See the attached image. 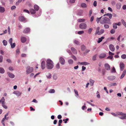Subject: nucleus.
Segmentation results:
<instances>
[{
  "instance_id": "obj_1",
  "label": "nucleus",
  "mask_w": 126,
  "mask_h": 126,
  "mask_svg": "<svg viewBox=\"0 0 126 126\" xmlns=\"http://www.w3.org/2000/svg\"><path fill=\"white\" fill-rule=\"evenodd\" d=\"M100 23L101 24H104L106 23L108 24H111L110 19L106 17L102 18L100 20Z\"/></svg>"
},
{
  "instance_id": "obj_2",
  "label": "nucleus",
  "mask_w": 126,
  "mask_h": 126,
  "mask_svg": "<svg viewBox=\"0 0 126 126\" xmlns=\"http://www.w3.org/2000/svg\"><path fill=\"white\" fill-rule=\"evenodd\" d=\"M54 67L53 62L50 59H48L46 61V67L48 69H51Z\"/></svg>"
},
{
  "instance_id": "obj_3",
  "label": "nucleus",
  "mask_w": 126,
  "mask_h": 126,
  "mask_svg": "<svg viewBox=\"0 0 126 126\" xmlns=\"http://www.w3.org/2000/svg\"><path fill=\"white\" fill-rule=\"evenodd\" d=\"M79 27L80 29L84 30L87 28V25L85 23H83L80 24Z\"/></svg>"
},
{
  "instance_id": "obj_4",
  "label": "nucleus",
  "mask_w": 126,
  "mask_h": 126,
  "mask_svg": "<svg viewBox=\"0 0 126 126\" xmlns=\"http://www.w3.org/2000/svg\"><path fill=\"white\" fill-rule=\"evenodd\" d=\"M33 67H27L26 70V74L28 75L31 73L33 72Z\"/></svg>"
},
{
  "instance_id": "obj_5",
  "label": "nucleus",
  "mask_w": 126,
  "mask_h": 126,
  "mask_svg": "<svg viewBox=\"0 0 126 126\" xmlns=\"http://www.w3.org/2000/svg\"><path fill=\"white\" fill-rule=\"evenodd\" d=\"M13 94H15L17 96L19 97L21 95L22 93L19 91H15L13 92Z\"/></svg>"
},
{
  "instance_id": "obj_6",
  "label": "nucleus",
  "mask_w": 126,
  "mask_h": 126,
  "mask_svg": "<svg viewBox=\"0 0 126 126\" xmlns=\"http://www.w3.org/2000/svg\"><path fill=\"white\" fill-rule=\"evenodd\" d=\"M120 70L121 71H123L124 68L125 64L122 62H121L120 63Z\"/></svg>"
},
{
  "instance_id": "obj_7",
  "label": "nucleus",
  "mask_w": 126,
  "mask_h": 126,
  "mask_svg": "<svg viewBox=\"0 0 126 126\" xmlns=\"http://www.w3.org/2000/svg\"><path fill=\"white\" fill-rule=\"evenodd\" d=\"M59 62L62 65H64L65 63V60L62 57H61L59 59Z\"/></svg>"
},
{
  "instance_id": "obj_8",
  "label": "nucleus",
  "mask_w": 126,
  "mask_h": 126,
  "mask_svg": "<svg viewBox=\"0 0 126 126\" xmlns=\"http://www.w3.org/2000/svg\"><path fill=\"white\" fill-rule=\"evenodd\" d=\"M7 74L8 75V77L11 78H14L15 77L14 75L10 72H7Z\"/></svg>"
},
{
  "instance_id": "obj_9",
  "label": "nucleus",
  "mask_w": 126,
  "mask_h": 126,
  "mask_svg": "<svg viewBox=\"0 0 126 126\" xmlns=\"http://www.w3.org/2000/svg\"><path fill=\"white\" fill-rule=\"evenodd\" d=\"M115 77L114 76H111L108 77V79L110 81H112L114 80L115 79Z\"/></svg>"
},
{
  "instance_id": "obj_10",
  "label": "nucleus",
  "mask_w": 126,
  "mask_h": 126,
  "mask_svg": "<svg viewBox=\"0 0 126 126\" xmlns=\"http://www.w3.org/2000/svg\"><path fill=\"white\" fill-rule=\"evenodd\" d=\"M121 4L120 2H118L116 4V9L117 10H120L121 9Z\"/></svg>"
},
{
  "instance_id": "obj_11",
  "label": "nucleus",
  "mask_w": 126,
  "mask_h": 126,
  "mask_svg": "<svg viewBox=\"0 0 126 126\" xmlns=\"http://www.w3.org/2000/svg\"><path fill=\"white\" fill-rule=\"evenodd\" d=\"M27 39L25 37L22 36L21 38V42L23 43H25Z\"/></svg>"
},
{
  "instance_id": "obj_12",
  "label": "nucleus",
  "mask_w": 126,
  "mask_h": 126,
  "mask_svg": "<svg viewBox=\"0 0 126 126\" xmlns=\"http://www.w3.org/2000/svg\"><path fill=\"white\" fill-rule=\"evenodd\" d=\"M109 47L110 50L111 51L113 52L114 51L115 48L113 45L110 44V45Z\"/></svg>"
},
{
  "instance_id": "obj_13",
  "label": "nucleus",
  "mask_w": 126,
  "mask_h": 126,
  "mask_svg": "<svg viewBox=\"0 0 126 126\" xmlns=\"http://www.w3.org/2000/svg\"><path fill=\"white\" fill-rule=\"evenodd\" d=\"M71 49L72 52L74 54H77V50L74 47H72L71 48Z\"/></svg>"
},
{
  "instance_id": "obj_14",
  "label": "nucleus",
  "mask_w": 126,
  "mask_h": 126,
  "mask_svg": "<svg viewBox=\"0 0 126 126\" xmlns=\"http://www.w3.org/2000/svg\"><path fill=\"white\" fill-rule=\"evenodd\" d=\"M106 56V55L105 53H101L99 55V58L100 59H102L105 58Z\"/></svg>"
},
{
  "instance_id": "obj_15",
  "label": "nucleus",
  "mask_w": 126,
  "mask_h": 126,
  "mask_svg": "<svg viewBox=\"0 0 126 126\" xmlns=\"http://www.w3.org/2000/svg\"><path fill=\"white\" fill-rule=\"evenodd\" d=\"M41 66L42 69H44L45 68V62L44 61H42L41 62Z\"/></svg>"
},
{
  "instance_id": "obj_16",
  "label": "nucleus",
  "mask_w": 126,
  "mask_h": 126,
  "mask_svg": "<svg viewBox=\"0 0 126 126\" xmlns=\"http://www.w3.org/2000/svg\"><path fill=\"white\" fill-rule=\"evenodd\" d=\"M105 68L107 70H109L110 69V66L109 64L108 63H106L105 64Z\"/></svg>"
},
{
  "instance_id": "obj_17",
  "label": "nucleus",
  "mask_w": 126,
  "mask_h": 126,
  "mask_svg": "<svg viewBox=\"0 0 126 126\" xmlns=\"http://www.w3.org/2000/svg\"><path fill=\"white\" fill-rule=\"evenodd\" d=\"M30 28H26L23 31V32L24 33H28L30 32Z\"/></svg>"
},
{
  "instance_id": "obj_18",
  "label": "nucleus",
  "mask_w": 126,
  "mask_h": 126,
  "mask_svg": "<svg viewBox=\"0 0 126 126\" xmlns=\"http://www.w3.org/2000/svg\"><path fill=\"white\" fill-rule=\"evenodd\" d=\"M79 63L81 65H87L90 64V63H89L86 62H79Z\"/></svg>"
},
{
  "instance_id": "obj_19",
  "label": "nucleus",
  "mask_w": 126,
  "mask_h": 126,
  "mask_svg": "<svg viewBox=\"0 0 126 126\" xmlns=\"http://www.w3.org/2000/svg\"><path fill=\"white\" fill-rule=\"evenodd\" d=\"M126 70H125L123 72L122 74L120 77V79H122L124 77L126 74Z\"/></svg>"
},
{
  "instance_id": "obj_20",
  "label": "nucleus",
  "mask_w": 126,
  "mask_h": 126,
  "mask_svg": "<svg viewBox=\"0 0 126 126\" xmlns=\"http://www.w3.org/2000/svg\"><path fill=\"white\" fill-rule=\"evenodd\" d=\"M5 11V8L3 7L0 6V12L4 13Z\"/></svg>"
},
{
  "instance_id": "obj_21",
  "label": "nucleus",
  "mask_w": 126,
  "mask_h": 126,
  "mask_svg": "<svg viewBox=\"0 0 126 126\" xmlns=\"http://www.w3.org/2000/svg\"><path fill=\"white\" fill-rule=\"evenodd\" d=\"M19 20L20 21L23 22L25 20V19L23 16H21L19 17Z\"/></svg>"
},
{
  "instance_id": "obj_22",
  "label": "nucleus",
  "mask_w": 126,
  "mask_h": 126,
  "mask_svg": "<svg viewBox=\"0 0 126 126\" xmlns=\"http://www.w3.org/2000/svg\"><path fill=\"white\" fill-rule=\"evenodd\" d=\"M5 70L2 67H0V73L3 74L4 73Z\"/></svg>"
},
{
  "instance_id": "obj_23",
  "label": "nucleus",
  "mask_w": 126,
  "mask_h": 126,
  "mask_svg": "<svg viewBox=\"0 0 126 126\" xmlns=\"http://www.w3.org/2000/svg\"><path fill=\"white\" fill-rule=\"evenodd\" d=\"M5 99L4 97H2L0 100V102L1 103L2 105L5 103Z\"/></svg>"
},
{
  "instance_id": "obj_24",
  "label": "nucleus",
  "mask_w": 126,
  "mask_h": 126,
  "mask_svg": "<svg viewBox=\"0 0 126 126\" xmlns=\"http://www.w3.org/2000/svg\"><path fill=\"white\" fill-rule=\"evenodd\" d=\"M68 63L69 64L72 65L73 64L74 61L71 59H69L68 61Z\"/></svg>"
},
{
  "instance_id": "obj_25",
  "label": "nucleus",
  "mask_w": 126,
  "mask_h": 126,
  "mask_svg": "<svg viewBox=\"0 0 126 126\" xmlns=\"http://www.w3.org/2000/svg\"><path fill=\"white\" fill-rule=\"evenodd\" d=\"M104 38V36H102L101 38H99L98 39V40L97 41V42L98 43H100L102 40Z\"/></svg>"
},
{
  "instance_id": "obj_26",
  "label": "nucleus",
  "mask_w": 126,
  "mask_h": 126,
  "mask_svg": "<svg viewBox=\"0 0 126 126\" xmlns=\"http://www.w3.org/2000/svg\"><path fill=\"white\" fill-rule=\"evenodd\" d=\"M30 11L32 14H34L36 13L35 10L33 9H30Z\"/></svg>"
},
{
  "instance_id": "obj_27",
  "label": "nucleus",
  "mask_w": 126,
  "mask_h": 126,
  "mask_svg": "<svg viewBox=\"0 0 126 126\" xmlns=\"http://www.w3.org/2000/svg\"><path fill=\"white\" fill-rule=\"evenodd\" d=\"M34 9L36 11H38L39 9V7L36 5H34Z\"/></svg>"
},
{
  "instance_id": "obj_28",
  "label": "nucleus",
  "mask_w": 126,
  "mask_h": 126,
  "mask_svg": "<svg viewBox=\"0 0 126 126\" xmlns=\"http://www.w3.org/2000/svg\"><path fill=\"white\" fill-rule=\"evenodd\" d=\"M90 84L91 86H93L94 84V80H93L92 79H90Z\"/></svg>"
},
{
  "instance_id": "obj_29",
  "label": "nucleus",
  "mask_w": 126,
  "mask_h": 126,
  "mask_svg": "<svg viewBox=\"0 0 126 126\" xmlns=\"http://www.w3.org/2000/svg\"><path fill=\"white\" fill-rule=\"evenodd\" d=\"M99 29L100 27H97L96 30V32L95 33V34H98V33L100 32L99 31Z\"/></svg>"
},
{
  "instance_id": "obj_30",
  "label": "nucleus",
  "mask_w": 126,
  "mask_h": 126,
  "mask_svg": "<svg viewBox=\"0 0 126 126\" xmlns=\"http://www.w3.org/2000/svg\"><path fill=\"white\" fill-rule=\"evenodd\" d=\"M47 78L48 79H50L51 77V74L49 73H48L46 75Z\"/></svg>"
},
{
  "instance_id": "obj_31",
  "label": "nucleus",
  "mask_w": 126,
  "mask_h": 126,
  "mask_svg": "<svg viewBox=\"0 0 126 126\" xmlns=\"http://www.w3.org/2000/svg\"><path fill=\"white\" fill-rule=\"evenodd\" d=\"M117 85V83L116 82H112L110 83L109 85L110 86H116Z\"/></svg>"
},
{
  "instance_id": "obj_32",
  "label": "nucleus",
  "mask_w": 126,
  "mask_h": 126,
  "mask_svg": "<svg viewBox=\"0 0 126 126\" xmlns=\"http://www.w3.org/2000/svg\"><path fill=\"white\" fill-rule=\"evenodd\" d=\"M121 21L122 24L126 28V22L123 19H121Z\"/></svg>"
},
{
  "instance_id": "obj_33",
  "label": "nucleus",
  "mask_w": 126,
  "mask_h": 126,
  "mask_svg": "<svg viewBox=\"0 0 126 126\" xmlns=\"http://www.w3.org/2000/svg\"><path fill=\"white\" fill-rule=\"evenodd\" d=\"M71 55V57L75 61H76L77 60V58L74 55H73L72 54Z\"/></svg>"
},
{
  "instance_id": "obj_34",
  "label": "nucleus",
  "mask_w": 126,
  "mask_h": 126,
  "mask_svg": "<svg viewBox=\"0 0 126 126\" xmlns=\"http://www.w3.org/2000/svg\"><path fill=\"white\" fill-rule=\"evenodd\" d=\"M48 92L50 93H54L55 92V90L54 89H50L48 91Z\"/></svg>"
},
{
  "instance_id": "obj_35",
  "label": "nucleus",
  "mask_w": 126,
  "mask_h": 126,
  "mask_svg": "<svg viewBox=\"0 0 126 126\" xmlns=\"http://www.w3.org/2000/svg\"><path fill=\"white\" fill-rule=\"evenodd\" d=\"M85 20V19H78V21L79 22H84Z\"/></svg>"
},
{
  "instance_id": "obj_36",
  "label": "nucleus",
  "mask_w": 126,
  "mask_h": 126,
  "mask_svg": "<svg viewBox=\"0 0 126 126\" xmlns=\"http://www.w3.org/2000/svg\"><path fill=\"white\" fill-rule=\"evenodd\" d=\"M53 79L54 80H56L57 79L58 77L57 75L54 74L53 76Z\"/></svg>"
},
{
  "instance_id": "obj_37",
  "label": "nucleus",
  "mask_w": 126,
  "mask_h": 126,
  "mask_svg": "<svg viewBox=\"0 0 126 126\" xmlns=\"http://www.w3.org/2000/svg\"><path fill=\"white\" fill-rule=\"evenodd\" d=\"M107 16H109V19H111L112 18V15L110 13H107Z\"/></svg>"
},
{
  "instance_id": "obj_38",
  "label": "nucleus",
  "mask_w": 126,
  "mask_h": 126,
  "mask_svg": "<svg viewBox=\"0 0 126 126\" xmlns=\"http://www.w3.org/2000/svg\"><path fill=\"white\" fill-rule=\"evenodd\" d=\"M81 6L83 8H85L87 6L86 4L84 3H82L81 4Z\"/></svg>"
},
{
  "instance_id": "obj_39",
  "label": "nucleus",
  "mask_w": 126,
  "mask_h": 126,
  "mask_svg": "<svg viewBox=\"0 0 126 126\" xmlns=\"http://www.w3.org/2000/svg\"><path fill=\"white\" fill-rule=\"evenodd\" d=\"M74 91L75 93V94H76L75 96L76 97H77L78 96H79V94L78 93V92L77 90H74Z\"/></svg>"
},
{
  "instance_id": "obj_40",
  "label": "nucleus",
  "mask_w": 126,
  "mask_h": 126,
  "mask_svg": "<svg viewBox=\"0 0 126 126\" xmlns=\"http://www.w3.org/2000/svg\"><path fill=\"white\" fill-rule=\"evenodd\" d=\"M11 46V47L12 48H14L16 46V44L15 43H13V44H10Z\"/></svg>"
},
{
  "instance_id": "obj_41",
  "label": "nucleus",
  "mask_w": 126,
  "mask_h": 126,
  "mask_svg": "<svg viewBox=\"0 0 126 126\" xmlns=\"http://www.w3.org/2000/svg\"><path fill=\"white\" fill-rule=\"evenodd\" d=\"M104 32V30L103 29H101L100 31L98 33V35H100L102 34Z\"/></svg>"
},
{
  "instance_id": "obj_42",
  "label": "nucleus",
  "mask_w": 126,
  "mask_h": 126,
  "mask_svg": "<svg viewBox=\"0 0 126 126\" xmlns=\"http://www.w3.org/2000/svg\"><path fill=\"white\" fill-rule=\"evenodd\" d=\"M2 43L3 45L4 46H6L7 44V42L5 40H4L2 42Z\"/></svg>"
},
{
  "instance_id": "obj_43",
  "label": "nucleus",
  "mask_w": 126,
  "mask_h": 126,
  "mask_svg": "<svg viewBox=\"0 0 126 126\" xmlns=\"http://www.w3.org/2000/svg\"><path fill=\"white\" fill-rule=\"evenodd\" d=\"M74 43L77 45H79V41L77 40H75L74 41Z\"/></svg>"
},
{
  "instance_id": "obj_44",
  "label": "nucleus",
  "mask_w": 126,
  "mask_h": 126,
  "mask_svg": "<svg viewBox=\"0 0 126 126\" xmlns=\"http://www.w3.org/2000/svg\"><path fill=\"white\" fill-rule=\"evenodd\" d=\"M92 30L93 29L92 28H89L88 30V33L89 34H91Z\"/></svg>"
},
{
  "instance_id": "obj_45",
  "label": "nucleus",
  "mask_w": 126,
  "mask_h": 126,
  "mask_svg": "<svg viewBox=\"0 0 126 126\" xmlns=\"http://www.w3.org/2000/svg\"><path fill=\"white\" fill-rule=\"evenodd\" d=\"M116 72V71L115 68L114 67H113L112 70L111 71V72L112 73H115Z\"/></svg>"
},
{
  "instance_id": "obj_46",
  "label": "nucleus",
  "mask_w": 126,
  "mask_h": 126,
  "mask_svg": "<svg viewBox=\"0 0 126 126\" xmlns=\"http://www.w3.org/2000/svg\"><path fill=\"white\" fill-rule=\"evenodd\" d=\"M121 58H122L125 59L126 58V55L125 54H124L122 55L121 56Z\"/></svg>"
},
{
  "instance_id": "obj_47",
  "label": "nucleus",
  "mask_w": 126,
  "mask_h": 126,
  "mask_svg": "<svg viewBox=\"0 0 126 126\" xmlns=\"http://www.w3.org/2000/svg\"><path fill=\"white\" fill-rule=\"evenodd\" d=\"M113 27L114 29H116L117 28V23H114L113 24Z\"/></svg>"
},
{
  "instance_id": "obj_48",
  "label": "nucleus",
  "mask_w": 126,
  "mask_h": 126,
  "mask_svg": "<svg viewBox=\"0 0 126 126\" xmlns=\"http://www.w3.org/2000/svg\"><path fill=\"white\" fill-rule=\"evenodd\" d=\"M56 68L57 69H59L60 68V64L59 63H57L56 65Z\"/></svg>"
},
{
  "instance_id": "obj_49",
  "label": "nucleus",
  "mask_w": 126,
  "mask_h": 126,
  "mask_svg": "<svg viewBox=\"0 0 126 126\" xmlns=\"http://www.w3.org/2000/svg\"><path fill=\"white\" fill-rule=\"evenodd\" d=\"M104 27L106 29H107L109 28V27L108 25L107 24H105L104 25Z\"/></svg>"
},
{
  "instance_id": "obj_50",
  "label": "nucleus",
  "mask_w": 126,
  "mask_h": 126,
  "mask_svg": "<svg viewBox=\"0 0 126 126\" xmlns=\"http://www.w3.org/2000/svg\"><path fill=\"white\" fill-rule=\"evenodd\" d=\"M84 33V31H79L78 33V34L81 35Z\"/></svg>"
},
{
  "instance_id": "obj_51",
  "label": "nucleus",
  "mask_w": 126,
  "mask_h": 126,
  "mask_svg": "<svg viewBox=\"0 0 126 126\" xmlns=\"http://www.w3.org/2000/svg\"><path fill=\"white\" fill-rule=\"evenodd\" d=\"M5 103H4L2 105V106L5 109H7V107L5 105Z\"/></svg>"
},
{
  "instance_id": "obj_52",
  "label": "nucleus",
  "mask_w": 126,
  "mask_h": 126,
  "mask_svg": "<svg viewBox=\"0 0 126 126\" xmlns=\"http://www.w3.org/2000/svg\"><path fill=\"white\" fill-rule=\"evenodd\" d=\"M81 49L82 50H84L85 49V46L84 45H82L81 47Z\"/></svg>"
},
{
  "instance_id": "obj_53",
  "label": "nucleus",
  "mask_w": 126,
  "mask_h": 126,
  "mask_svg": "<svg viewBox=\"0 0 126 126\" xmlns=\"http://www.w3.org/2000/svg\"><path fill=\"white\" fill-rule=\"evenodd\" d=\"M22 0H18L17 1L16 3V5H18L19 3L21 2Z\"/></svg>"
},
{
  "instance_id": "obj_54",
  "label": "nucleus",
  "mask_w": 126,
  "mask_h": 126,
  "mask_svg": "<svg viewBox=\"0 0 126 126\" xmlns=\"http://www.w3.org/2000/svg\"><path fill=\"white\" fill-rule=\"evenodd\" d=\"M122 37V35H119V36L117 38V40H118V41H120V38H121V37Z\"/></svg>"
},
{
  "instance_id": "obj_55",
  "label": "nucleus",
  "mask_w": 126,
  "mask_h": 126,
  "mask_svg": "<svg viewBox=\"0 0 126 126\" xmlns=\"http://www.w3.org/2000/svg\"><path fill=\"white\" fill-rule=\"evenodd\" d=\"M97 56V55H95L93 56L92 59L93 61H95L96 60V57Z\"/></svg>"
},
{
  "instance_id": "obj_56",
  "label": "nucleus",
  "mask_w": 126,
  "mask_h": 126,
  "mask_svg": "<svg viewBox=\"0 0 126 126\" xmlns=\"http://www.w3.org/2000/svg\"><path fill=\"white\" fill-rule=\"evenodd\" d=\"M39 11H40V12H39V14L38 15V16H35V15H34V16H33L34 17H38L40 16L41 14V11L40 10H39Z\"/></svg>"
},
{
  "instance_id": "obj_57",
  "label": "nucleus",
  "mask_w": 126,
  "mask_h": 126,
  "mask_svg": "<svg viewBox=\"0 0 126 126\" xmlns=\"http://www.w3.org/2000/svg\"><path fill=\"white\" fill-rule=\"evenodd\" d=\"M115 31L114 29H111L110 31V33L112 34L114 33H115Z\"/></svg>"
},
{
  "instance_id": "obj_58",
  "label": "nucleus",
  "mask_w": 126,
  "mask_h": 126,
  "mask_svg": "<svg viewBox=\"0 0 126 126\" xmlns=\"http://www.w3.org/2000/svg\"><path fill=\"white\" fill-rule=\"evenodd\" d=\"M8 69H9L11 71H13L14 70V68L11 66L9 67Z\"/></svg>"
},
{
  "instance_id": "obj_59",
  "label": "nucleus",
  "mask_w": 126,
  "mask_h": 126,
  "mask_svg": "<svg viewBox=\"0 0 126 126\" xmlns=\"http://www.w3.org/2000/svg\"><path fill=\"white\" fill-rule=\"evenodd\" d=\"M9 42L10 43V44H11L12 43V38H10L9 40Z\"/></svg>"
},
{
  "instance_id": "obj_60",
  "label": "nucleus",
  "mask_w": 126,
  "mask_h": 126,
  "mask_svg": "<svg viewBox=\"0 0 126 126\" xmlns=\"http://www.w3.org/2000/svg\"><path fill=\"white\" fill-rule=\"evenodd\" d=\"M67 52L69 54L71 55L72 54V52H71L70 50L68 49H67L66 50Z\"/></svg>"
},
{
  "instance_id": "obj_61",
  "label": "nucleus",
  "mask_w": 126,
  "mask_h": 126,
  "mask_svg": "<svg viewBox=\"0 0 126 126\" xmlns=\"http://www.w3.org/2000/svg\"><path fill=\"white\" fill-rule=\"evenodd\" d=\"M3 56L1 55H0V63H1L2 62Z\"/></svg>"
},
{
  "instance_id": "obj_62",
  "label": "nucleus",
  "mask_w": 126,
  "mask_h": 126,
  "mask_svg": "<svg viewBox=\"0 0 126 126\" xmlns=\"http://www.w3.org/2000/svg\"><path fill=\"white\" fill-rule=\"evenodd\" d=\"M121 116L123 117L125 119H126V113H123Z\"/></svg>"
},
{
  "instance_id": "obj_63",
  "label": "nucleus",
  "mask_w": 126,
  "mask_h": 126,
  "mask_svg": "<svg viewBox=\"0 0 126 126\" xmlns=\"http://www.w3.org/2000/svg\"><path fill=\"white\" fill-rule=\"evenodd\" d=\"M94 6V7H96L97 5V2L96 1H94L93 3Z\"/></svg>"
},
{
  "instance_id": "obj_64",
  "label": "nucleus",
  "mask_w": 126,
  "mask_h": 126,
  "mask_svg": "<svg viewBox=\"0 0 126 126\" xmlns=\"http://www.w3.org/2000/svg\"><path fill=\"white\" fill-rule=\"evenodd\" d=\"M23 12H25L26 13H27L28 14H29L30 13L29 12L28 10L26 9L24 10Z\"/></svg>"
}]
</instances>
